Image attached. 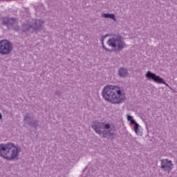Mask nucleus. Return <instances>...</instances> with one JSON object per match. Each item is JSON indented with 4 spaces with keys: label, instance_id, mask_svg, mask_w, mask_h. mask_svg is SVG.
Instances as JSON below:
<instances>
[{
    "label": "nucleus",
    "instance_id": "10",
    "mask_svg": "<svg viewBox=\"0 0 177 177\" xmlns=\"http://www.w3.org/2000/svg\"><path fill=\"white\" fill-rule=\"evenodd\" d=\"M30 24L32 26V28H33V31L36 32V31H41V30H42L44 21L42 19H32Z\"/></svg>",
    "mask_w": 177,
    "mask_h": 177
},
{
    "label": "nucleus",
    "instance_id": "15",
    "mask_svg": "<svg viewBox=\"0 0 177 177\" xmlns=\"http://www.w3.org/2000/svg\"><path fill=\"white\" fill-rule=\"evenodd\" d=\"M127 121L131 122L133 119V117L130 115H127Z\"/></svg>",
    "mask_w": 177,
    "mask_h": 177
},
{
    "label": "nucleus",
    "instance_id": "1",
    "mask_svg": "<svg viewBox=\"0 0 177 177\" xmlns=\"http://www.w3.org/2000/svg\"><path fill=\"white\" fill-rule=\"evenodd\" d=\"M102 96L106 102L113 104H120L127 100V97L122 95L121 88L118 86L107 84L104 87Z\"/></svg>",
    "mask_w": 177,
    "mask_h": 177
},
{
    "label": "nucleus",
    "instance_id": "6",
    "mask_svg": "<svg viewBox=\"0 0 177 177\" xmlns=\"http://www.w3.org/2000/svg\"><path fill=\"white\" fill-rule=\"evenodd\" d=\"M13 50V43L8 39L0 41V55L3 56L10 55Z\"/></svg>",
    "mask_w": 177,
    "mask_h": 177
},
{
    "label": "nucleus",
    "instance_id": "16",
    "mask_svg": "<svg viewBox=\"0 0 177 177\" xmlns=\"http://www.w3.org/2000/svg\"><path fill=\"white\" fill-rule=\"evenodd\" d=\"M130 122L131 124H133L134 127H136V124H138V122H136V120H135L134 119H133Z\"/></svg>",
    "mask_w": 177,
    "mask_h": 177
},
{
    "label": "nucleus",
    "instance_id": "13",
    "mask_svg": "<svg viewBox=\"0 0 177 177\" xmlns=\"http://www.w3.org/2000/svg\"><path fill=\"white\" fill-rule=\"evenodd\" d=\"M101 17H104V19H111L113 21H117L115 14L102 12Z\"/></svg>",
    "mask_w": 177,
    "mask_h": 177
},
{
    "label": "nucleus",
    "instance_id": "7",
    "mask_svg": "<svg viewBox=\"0 0 177 177\" xmlns=\"http://www.w3.org/2000/svg\"><path fill=\"white\" fill-rule=\"evenodd\" d=\"M17 20L15 18H9L8 17L2 19L1 24L6 26L8 30H14V31H19L20 27L17 26L16 23Z\"/></svg>",
    "mask_w": 177,
    "mask_h": 177
},
{
    "label": "nucleus",
    "instance_id": "5",
    "mask_svg": "<svg viewBox=\"0 0 177 177\" xmlns=\"http://www.w3.org/2000/svg\"><path fill=\"white\" fill-rule=\"evenodd\" d=\"M27 127L35 129L39 127V120L35 119V116L32 113H26L24 115V127L27 128Z\"/></svg>",
    "mask_w": 177,
    "mask_h": 177
},
{
    "label": "nucleus",
    "instance_id": "9",
    "mask_svg": "<svg viewBox=\"0 0 177 177\" xmlns=\"http://www.w3.org/2000/svg\"><path fill=\"white\" fill-rule=\"evenodd\" d=\"M161 169L167 171L168 174H171L172 168H174V164H172V160L168 159H163L161 160Z\"/></svg>",
    "mask_w": 177,
    "mask_h": 177
},
{
    "label": "nucleus",
    "instance_id": "17",
    "mask_svg": "<svg viewBox=\"0 0 177 177\" xmlns=\"http://www.w3.org/2000/svg\"><path fill=\"white\" fill-rule=\"evenodd\" d=\"M55 93L57 96H62V92L60 91H57Z\"/></svg>",
    "mask_w": 177,
    "mask_h": 177
},
{
    "label": "nucleus",
    "instance_id": "4",
    "mask_svg": "<svg viewBox=\"0 0 177 177\" xmlns=\"http://www.w3.org/2000/svg\"><path fill=\"white\" fill-rule=\"evenodd\" d=\"M20 150L13 142L6 144H0V156L5 160L13 161L17 157H19Z\"/></svg>",
    "mask_w": 177,
    "mask_h": 177
},
{
    "label": "nucleus",
    "instance_id": "19",
    "mask_svg": "<svg viewBox=\"0 0 177 177\" xmlns=\"http://www.w3.org/2000/svg\"><path fill=\"white\" fill-rule=\"evenodd\" d=\"M0 120H2V113H0Z\"/></svg>",
    "mask_w": 177,
    "mask_h": 177
},
{
    "label": "nucleus",
    "instance_id": "12",
    "mask_svg": "<svg viewBox=\"0 0 177 177\" xmlns=\"http://www.w3.org/2000/svg\"><path fill=\"white\" fill-rule=\"evenodd\" d=\"M118 74L122 78H127L128 77V68L124 67L120 68Z\"/></svg>",
    "mask_w": 177,
    "mask_h": 177
},
{
    "label": "nucleus",
    "instance_id": "18",
    "mask_svg": "<svg viewBox=\"0 0 177 177\" xmlns=\"http://www.w3.org/2000/svg\"><path fill=\"white\" fill-rule=\"evenodd\" d=\"M115 34L113 33H108L106 34L107 37H113Z\"/></svg>",
    "mask_w": 177,
    "mask_h": 177
},
{
    "label": "nucleus",
    "instance_id": "2",
    "mask_svg": "<svg viewBox=\"0 0 177 177\" xmlns=\"http://www.w3.org/2000/svg\"><path fill=\"white\" fill-rule=\"evenodd\" d=\"M106 38H107V35L102 36L101 42L102 48L106 52H115V53H120V52H121L124 48L127 46L122 36H121L119 33L117 35H113V37L106 41L107 45L111 46V48L113 49L107 48L106 46H104V39H106Z\"/></svg>",
    "mask_w": 177,
    "mask_h": 177
},
{
    "label": "nucleus",
    "instance_id": "11",
    "mask_svg": "<svg viewBox=\"0 0 177 177\" xmlns=\"http://www.w3.org/2000/svg\"><path fill=\"white\" fill-rule=\"evenodd\" d=\"M21 31L26 34H32V32H35L31 25V22L28 24H22Z\"/></svg>",
    "mask_w": 177,
    "mask_h": 177
},
{
    "label": "nucleus",
    "instance_id": "14",
    "mask_svg": "<svg viewBox=\"0 0 177 177\" xmlns=\"http://www.w3.org/2000/svg\"><path fill=\"white\" fill-rule=\"evenodd\" d=\"M139 128H140V125L136 124V126H134L133 127L134 132L136 133V135H139V136H142L143 133L140 131V129Z\"/></svg>",
    "mask_w": 177,
    "mask_h": 177
},
{
    "label": "nucleus",
    "instance_id": "8",
    "mask_svg": "<svg viewBox=\"0 0 177 177\" xmlns=\"http://www.w3.org/2000/svg\"><path fill=\"white\" fill-rule=\"evenodd\" d=\"M146 78H147L149 81L151 80L153 81V82H156V84H163L164 85H166V86H168V84H167V82L164 80V78L160 77V75H156V73L149 71L145 74Z\"/></svg>",
    "mask_w": 177,
    "mask_h": 177
},
{
    "label": "nucleus",
    "instance_id": "3",
    "mask_svg": "<svg viewBox=\"0 0 177 177\" xmlns=\"http://www.w3.org/2000/svg\"><path fill=\"white\" fill-rule=\"evenodd\" d=\"M113 127V128L111 127ZM91 128L96 132L100 136L106 138L108 136V139L113 140L115 138V133H113V131H115V127L114 124H110L109 122H97L94 121L91 124Z\"/></svg>",
    "mask_w": 177,
    "mask_h": 177
}]
</instances>
